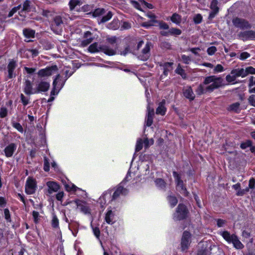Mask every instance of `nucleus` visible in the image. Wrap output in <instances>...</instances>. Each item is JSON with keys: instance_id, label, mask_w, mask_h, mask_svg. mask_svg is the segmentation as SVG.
Instances as JSON below:
<instances>
[{"instance_id": "4be33fe9", "label": "nucleus", "mask_w": 255, "mask_h": 255, "mask_svg": "<svg viewBox=\"0 0 255 255\" xmlns=\"http://www.w3.org/2000/svg\"><path fill=\"white\" fill-rule=\"evenodd\" d=\"M99 48H100L101 51L104 52L105 54L108 56H113L116 54L115 50L111 48L107 45H100L99 46Z\"/></svg>"}, {"instance_id": "052dcab7", "label": "nucleus", "mask_w": 255, "mask_h": 255, "mask_svg": "<svg viewBox=\"0 0 255 255\" xmlns=\"http://www.w3.org/2000/svg\"><path fill=\"white\" fill-rule=\"evenodd\" d=\"M7 115V110L5 107H1L0 109V118H4Z\"/></svg>"}, {"instance_id": "0eeeda50", "label": "nucleus", "mask_w": 255, "mask_h": 255, "mask_svg": "<svg viewBox=\"0 0 255 255\" xmlns=\"http://www.w3.org/2000/svg\"><path fill=\"white\" fill-rule=\"evenodd\" d=\"M58 70V68L57 66L56 65H52L39 70L37 74L39 78L49 77L56 73Z\"/></svg>"}, {"instance_id": "8fccbe9b", "label": "nucleus", "mask_w": 255, "mask_h": 255, "mask_svg": "<svg viewBox=\"0 0 255 255\" xmlns=\"http://www.w3.org/2000/svg\"><path fill=\"white\" fill-rule=\"evenodd\" d=\"M203 20V17L200 13H198L193 17V21L195 24H198L202 22Z\"/></svg>"}, {"instance_id": "72a5a7b5", "label": "nucleus", "mask_w": 255, "mask_h": 255, "mask_svg": "<svg viewBox=\"0 0 255 255\" xmlns=\"http://www.w3.org/2000/svg\"><path fill=\"white\" fill-rule=\"evenodd\" d=\"M106 12L105 9L104 8H96L94 11L89 13L92 14V16L94 17H97L103 15Z\"/></svg>"}, {"instance_id": "864d4df0", "label": "nucleus", "mask_w": 255, "mask_h": 255, "mask_svg": "<svg viewBox=\"0 0 255 255\" xmlns=\"http://www.w3.org/2000/svg\"><path fill=\"white\" fill-rule=\"evenodd\" d=\"M20 101L23 106H26L29 103V99L26 98L23 94L20 96Z\"/></svg>"}, {"instance_id": "20e7f679", "label": "nucleus", "mask_w": 255, "mask_h": 255, "mask_svg": "<svg viewBox=\"0 0 255 255\" xmlns=\"http://www.w3.org/2000/svg\"><path fill=\"white\" fill-rule=\"evenodd\" d=\"M190 214L189 209L183 203H179L173 214V219L175 221H180L187 219Z\"/></svg>"}, {"instance_id": "c756f323", "label": "nucleus", "mask_w": 255, "mask_h": 255, "mask_svg": "<svg viewBox=\"0 0 255 255\" xmlns=\"http://www.w3.org/2000/svg\"><path fill=\"white\" fill-rule=\"evenodd\" d=\"M170 20L173 23L179 25L181 22L182 17L180 14L175 12L170 17Z\"/></svg>"}, {"instance_id": "49530a36", "label": "nucleus", "mask_w": 255, "mask_h": 255, "mask_svg": "<svg viewBox=\"0 0 255 255\" xmlns=\"http://www.w3.org/2000/svg\"><path fill=\"white\" fill-rule=\"evenodd\" d=\"M236 79V78L233 75H231L230 74H228L226 77V80L227 82L232 84H235L239 83L238 81L234 82Z\"/></svg>"}, {"instance_id": "ea45409f", "label": "nucleus", "mask_w": 255, "mask_h": 255, "mask_svg": "<svg viewBox=\"0 0 255 255\" xmlns=\"http://www.w3.org/2000/svg\"><path fill=\"white\" fill-rule=\"evenodd\" d=\"M154 22L158 23L160 29L167 30L169 28L168 24L162 20H155Z\"/></svg>"}, {"instance_id": "79ce46f5", "label": "nucleus", "mask_w": 255, "mask_h": 255, "mask_svg": "<svg viewBox=\"0 0 255 255\" xmlns=\"http://www.w3.org/2000/svg\"><path fill=\"white\" fill-rule=\"evenodd\" d=\"M51 226L53 228L57 229L59 227V220L56 215L54 214L51 221Z\"/></svg>"}, {"instance_id": "a18cd8bd", "label": "nucleus", "mask_w": 255, "mask_h": 255, "mask_svg": "<svg viewBox=\"0 0 255 255\" xmlns=\"http://www.w3.org/2000/svg\"><path fill=\"white\" fill-rule=\"evenodd\" d=\"M245 77H246L249 74H255V68L252 66H249L244 69Z\"/></svg>"}, {"instance_id": "7ed1b4c3", "label": "nucleus", "mask_w": 255, "mask_h": 255, "mask_svg": "<svg viewBox=\"0 0 255 255\" xmlns=\"http://www.w3.org/2000/svg\"><path fill=\"white\" fill-rule=\"evenodd\" d=\"M220 235L228 243L232 244L236 249L241 250L244 248V245L235 234L231 235L229 231H224L221 232Z\"/></svg>"}, {"instance_id": "f704fd0d", "label": "nucleus", "mask_w": 255, "mask_h": 255, "mask_svg": "<svg viewBox=\"0 0 255 255\" xmlns=\"http://www.w3.org/2000/svg\"><path fill=\"white\" fill-rule=\"evenodd\" d=\"M88 51L91 53H95L101 51L100 48H99L97 42H94L91 44L88 48Z\"/></svg>"}, {"instance_id": "13d9d810", "label": "nucleus", "mask_w": 255, "mask_h": 255, "mask_svg": "<svg viewBox=\"0 0 255 255\" xmlns=\"http://www.w3.org/2000/svg\"><path fill=\"white\" fill-rule=\"evenodd\" d=\"M93 38H84V39L81 41V46L82 47L87 46L93 41Z\"/></svg>"}, {"instance_id": "09e8293b", "label": "nucleus", "mask_w": 255, "mask_h": 255, "mask_svg": "<svg viewBox=\"0 0 255 255\" xmlns=\"http://www.w3.org/2000/svg\"><path fill=\"white\" fill-rule=\"evenodd\" d=\"M43 170L46 172H48L50 170V163L46 156L44 157Z\"/></svg>"}, {"instance_id": "bf43d9fd", "label": "nucleus", "mask_w": 255, "mask_h": 255, "mask_svg": "<svg viewBox=\"0 0 255 255\" xmlns=\"http://www.w3.org/2000/svg\"><path fill=\"white\" fill-rule=\"evenodd\" d=\"M181 60L183 63L185 64H189L190 62L191 61V59L190 56L184 54L181 55Z\"/></svg>"}, {"instance_id": "680f3d73", "label": "nucleus", "mask_w": 255, "mask_h": 255, "mask_svg": "<svg viewBox=\"0 0 255 255\" xmlns=\"http://www.w3.org/2000/svg\"><path fill=\"white\" fill-rule=\"evenodd\" d=\"M214 73L222 72L224 71V67L220 64H217L214 68Z\"/></svg>"}, {"instance_id": "2f4dec72", "label": "nucleus", "mask_w": 255, "mask_h": 255, "mask_svg": "<svg viewBox=\"0 0 255 255\" xmlns=\"http://www.w3.org/2000/svg\"><path fill=\"white\" fill-rule=\"evenodd\" d=\"M211 249L210 248L202 246L197 252V255H211Z\"/></svg>"}, {"instance_id": "f03ea898", "label": "nucleus", "mask_w": 255, "mask_h": 255, "mask_svg": "<svg viewBox=\"0 0 255 255\" xmlns=\"http://www.w3.org/2000/svg\"><path fill=\"white\" fill-rule=\"evenodd\" d=\"M223 82L224 79L222 77L211 75L205 78L203 84L207 85L212 83L206 87V90L208 91V93H212L215 89L224 86L225 84Z\"/></svg>"}, {"instance_id": "6e6552de", "label": "nucleus", "mask_w": 255, "mask_h": 255, "mask_svg": "<svg viewBox=\"0 0 255 255\" xmlns=\"http://www.w3.org/2000/svg\"><path fill=\"white\" fill-rule=\"evenodd\" d=\"M63 24L62 17L60 15H56L51 22V29L55 33L59 34L62 31Z\"/></svg>"}, {"instance_id": "6ab92c4d", "label": "nucleus", "mask_w": 255, "mask_h": 255, "mask_svg": "<svg viewBox=\"0 0 255 255\" xmlns=\"http://www.w3.org/2000/svg\"><path fill=\"white\" fill-rule=\"evenodd\" d=\"M182 33V31L177 28L171 27L168 31H161L160 34L163 36H178Z\"/></svg>"}, {"instance_id": "f257e3e1", "label": "nucleus", "mask_w": 255, "mask_h": 255, "mask_svg": "<svg viewBox=\"0 0 255 255\" xmlns=\"http://www.w3.org/2000/svg\"><path fill=\"white\" fill-rule=\"evenodd\" d=\"M128 193V190L121 184H119L116 187L105 191L100 199L101 200L102 203H103L102 199L104 200V204H106L107 201L109 203H111L113 201L117 199L121 195H126Z\"/></svg>"}, {"instance_id": "de8ad7c7", "label": "nucleus", "mask_w": 255, "mask_h": 255, "mask_svg": "<svg viewBox=\"0 0 255 255\" xmlns=\"http://www.w3.org/2000/svg\"><path fill=\"white\" fill-rule=\"evenodd\" d=\"M12 126L16 129L19 132L22 133L23 131V128L22 126L19 123L15 122V121L11 122Z\"/></svg>"}, {"instance_id": "f8f14e48", "label": "nucleus", "mask_w": 255, "mask_h": 255, "mask_svg": "<svg viewBox=\"0 0 255 255\" xmlns=\"http://www.w3.org/2000/svg\"><path fill=\"white\" fill-rule=\"evenodd\" d=\"M191 235L189 231H185L183 233L181 240V248L184 251L189 248L191 243Z\"/></svg>"}, {"instance_id": "a19ab883", "label": "nucleus", "mask_w": 255, "mask_h": 255, "mask_svg": "<svg viewBox=\"0 0 255 255\" xmlns=\"http://www.w3.org/2000/svg\"><path fill=\"white\" fill-rule=\"evenodd\" d=\"M113 15L112 12L109 11L106 15H104L102 17L99 23H105L109 21L112 18Z\"/></svg>"}, {"instance_id": "aec40b11", "label": "nucleus", "mask_w": 255, "mask_h": 255, "mask_svg": "<svg viewBox=\"0 0 255 255\" xmlns=\"http://www.w3.org/2000/svg\"><path fill=\"white\" fill-rule=\"evenodd\" d=\"M183 95L189 101H192L195 98V95L190 86H187L185 89H183Z\"/></svg>"}, {"instance_id": "473e14b6", "label": "nucleus", "mask_w": 255, "mask_h": 255, "mask_svg": "<svg viewBox=\"0 0 255 255\" xmlns=\"http://www.w3.org/2000/svg\"><path fill=\"white\" fill-rule=\"evenodd\" d=\"M203 85V84H200L195 90V92L198 96H201L208 92L206 90V87L205 88Z\"/></svg>"}, {"instance_id": "c9c22d12", "label": "nucleus", "mask_w": 255, "mask_h": 255, "mask_svg": "<svg viewBox=\"0 0 255 255\" xmlns=\"http://www.w3.org/2000/svg\"><path fill=\"white\" fill-rule=\"evenodd\" d=\"M240 104L238 102L233 103L230 105L228 110L230 111H234L236 113H239L240 111Z\"/></svg>"}, {"instance_id": "393cba45", "label": "nucleus", "mask_w": 255, "mask_h": 255, "mask_svg": "<svg viewBox=\"0 0 255 255\" xmlns=\"http://www.w3.org/2000/svg\"><path fill=\"white\" fill-rule=\"evenodd\" d=\"M165 100H163L160 102L158 105V107L156 110V114L161 116H164L166 112V108L165 107Z\"/></svg>"}, {"instance_id": "4d7b16f0", "label": "nucleus", "mask_w": 255, "mask_h": 255, "mask_svg": "<svg viewBox=\"0 0 255 255\" xmlns=\"http://www.w3.org/2000/svg\"><path fill=\"white\" fill-rule=\"evenodd\" d=\"M41 15L45 17H49L52 16L53 12L48 9H43L41 12Z\"/></svg>"}, {"instance_id": "3c124183", "label": "nucleus", "mask_w": 255, "mask_h": 255, "mask_svg": "<svg viewBox=\"0 0 255 255\" xmlns=\"http://www.w3.org/2000/svg\"><path fill=\"white\" fill-rule=\"evenodd\" d=\"M21 7V4H19L16 6L13 7L9 12L7 17L9 18L13 16V15L17 12L18 10H19Z\"/></svg>"}, {"instance_id": "9d476101", "label": "nucleus", "mask_w": 255, "mask_h": 255, "mask_svg": "<svg viewBox=\"0 0 255 255\" xmlns=\"http://www.w3.org/2000/svg\"><path fill=\"white\" fill-rule=\"evenodd\" d=\"M238 38L246 41L255 39V31L253 30H244L240 31L237 35Z\"/></svg>"}, {"instance_id": "1a4fd4ad", "label": "nucleus", "mask_w": 255, "mask_h": 255, "mask_svg": "<svg viewBox=\"0 0 255 255\" xmlns=\"http://www.w3.org/2000/svg\"><path fill=\"white\" fill-rule=\"evenodd\" d=\"M37 188L36 180L30 177H28L25 184V192L28 195L34 194Z\"/></svg>"}, {"instance_id": "58836bf2", "label": "nucleus", "mask_w": 255, "mask_h": 255, "mask_svg": "<svg viewBox=\"0 0 255 255\" xmlns=\"http://www.w3.org/2000/svg\"><path fill=\"white\" fill-rule=\"evenodd\" d=\"M30 11V1L29 0H25L22 4V8L20 12Z\"/></svg>"}, {"instance_id": "4c0bfd02", "label": "nucleus", "mask_w": 255, "mask_h": 255, "mask_svg": "<svg viewBox=\"0 0 255 255\" xmlns=\"http://www.w3.org/2000/svg\"><path fill=\"white\" fill-rule=\"evenodd\" d=\"M80 5V0H70L69 2V6L70 10H74L77 5Z\"/></svg>"}, {"instance_id": "5701e85b", "label": "nucleus", "mask_w": 255, "mask_h": 255, "mask_svg": "<svg viewBox=\"0 0 255 255\" xmlns=\"http://www.w3.org/2000/svg\"><path fill=\"white\" fill-rule=\"evenodd\" d=\"M47 186L48 187V193L52 194L53 192H57L60 189L59 184L54 181H48L46 183Z\"/></svg>"}, {"instance_id": "a211bd4d", "label": "nucleus", "mask_w": 255, "mask_h": 255, "mask_svg": "<svg viewBox=\"0 0 255 255\" xmlns=\"http://www.w3.org/2000/svg\"><path fill=\"white\" fill-rule=\"evenodd\" d=\"M17 145L15 143H10L4 149V155L6 157H11L16 150Z\"/></svg>"}, {"instance_id": "37998d69", "label": "nucleus", "mask_w": 255, "mask_h": 255, "mask_svg": "<svg viewBox=\"0 0 255 255\" xmlns=\"http://www.w3.org/2000/svg\"><path fill=\"white\" fill-rule=\"evenodd\" d=\"M252 144L253 141L251 140L248 139L241 143L240 148L242 149H245L248 147L252 146Z\"/></svg>"}, {"instance_id": "774afa93", "label": "nucleus", "mask_w": 255, "mask_h": 255, "mask_svg": "<svg viewBox=\"0 0 255 255\" xmlns=\"http://www.w3.org/2000/svg\"><path fill=\"white\" fill-rule=\"evenodd\" d=\"M64 196V192L60 191L56 194L55 197H56V199L58 201L62 202V199H63Z\"/></svg>"}, {"instance_id": "e433bc0d", "label": "nucleus", "mask_w": 255, "mask_h": 255, "mask_svg": "<svg viewBox=\"0 0 255 255\" xmlns=\"http://www.w3.org/2000/svg\"><path fill=\"white\" fill-rule=\"evenodd\" d=\"M156 185L162 189H164L166 188V183L164 180L162 178H157L155 181Z\"/></svg>"}, {"instance_id": "2eb2a0df", "label": "nucleus", "mask_w": 255, "mask_h": 255, "mask_svg": "<svg viewBox=\"0 0 255 255\" xmlns=\"http://www.w3.org/2000/svg\"><path fill=\"white\" fill-rule=\"evenodd\" d=\"M218 4L219 2L217 0H212L210 4L211 11L209 13L208 19H212L218 14L220 11Z\"/></svg>"}, {"instance_id": "ddd939ff", "label": "nucleus", "mask_w": 255, "mask_h": 255, "mask_svg": "<svg viewBox=\"0 0 255 255\" xmlns=\"http://www.w3.org/2000/svg\"><path fill=\"white\" fill-rule=\"evenodd\" d=\"M17 66V61L14 59H9L7 66V70L8 72L7 79H10L15 78L16 74L14 73L16 67Z\"/></svg>"}, {"instance_id": "4468645a", "label": "nucleus", "mask_w": 255, "mask_h": 255, "mask_svg": "<svg viewBox=\"0 0 255 255\" xmlns=\"http://www.w3.org/2000/svg\"><path fill=\"white\" fill-rule=\"evenodd\" d=\"M74 204H75L76 208L79 209L83 213L85 214H90V208L87 205V202L86 201L79 199H76L74 200Z\"/></svg>"}, {"instance_id": "0e129e2a", "label": "nucleus", "mask_w": 255, "mask_h": 255, "mask_svg": "<svg viewBox=\"0 0 255 255\" xmlns=\"http://www.w3.org/2000/svg\"><path fill=\"white\" fill-rule=\"evenodd\" d=\"M216 221H217V226L219 228L223 227L224 226V225L227 222V221L226 220L222 219H218L216 220Z\"/></svg>"}, {"instance_id": "69168bd1", "label": "nucleus", "mask_w": 255, "mask_h": 255, "mask_svg": "<svg viewBox=\"0 0 255 255\" xmlns=\"http://www.w3.org/2000/svg\"><path fill=\"white\" fill-rule=\"evenodd\" d=\"M193 194L194 198L196 202L197 205L199 208H201L202 207V205L199 197L196 193H193Z\"/></svg>"}, {"instance_id": "cd10ccee", "label": "nucleus", "mask_w": 255, "mask_h": 255, "mask_svg": "<svg viewBox=\"0 0 255 255\" xmlns=\"http://www.w3.org/2000/svg\"><path fill=\"white\" fill-rule=\"evenodd\" d=\"M175 72L177 74L180 75L183 80H186L187 78L185 71L182 68L180 64H178L176 69L175 70Z\"/></svg>"}, {"instance_id": "dca6fc26", "label": "nucleus", "mask_w": 255, "mask_h": 255, "mask_svg": "<svg viewBox=\"0 0 255 255\" xmlns=\"http://www.w3.org/2000/svg\"><path fill=\"white\" fill-rule=\"evenodd\" d=\"M152 44L151 42L148 41L146 43L145 47L142 50V55L140 56V59L142 61H146L150 57V51Z\"/></svg>"}, {"instance_id": "c85d7f7f", "label": "nucleus", "mask_w": 255, "mask_h": 255, "mask_svg": "<svg viewBox=\"0 0 255 255\" xmlns=\"http://www.w3.org/2000/svg\"><path fill=\"white\" fill-rule=\"evenodd\" d=\"M114 217V214L112 212L111 207L108 208V211L105 215V220L108 224H113V222L112 220V218Z\"/></svg>"}, {"instance_id": "bb28decb", "label": "nucleus", "mask_w": 255, "mask_h": 255, "mask_svg": "<svg viewBox=\"0 0 255 255\" xmlns=\"http://www.w3.org/2000/svg\"><path fill=\"white\" fill-rule=\"evenodd\" d=\"M244 73V69L243 68L233 69L231 71V74L235 76L236 78L239 77H245Z\"/></svg>"}, {"instance_id": "7c9ffc66", "label": "nucleus", "mask_w": 255, "mask_h": 255, "mask_svg": "<svg viewBox=\"0 0 255 255\" xmlns=\"http://www.w3.org/2000/svg\"><path fill=\"white\" fill-rule=\"evenodd\" d=\"M167 199L171 208L174 207L178 203V199L174 195L168 196Z\"/></svg>"}, {"instance_id": "f3484780", "label": "nucleus", "mask_w": 255, "mask_h": 255, "mask_svg": "<svg viewBox=\"0 0 255 255\" xmlns=\"http://www.w3.org/2000/svg\"><path fill=\"white\" fill-rule=\"evenodd\" d=\"M23 34L26 39H24L26 42H32V40L29 39L30 38H34L35 37V30L29 28H25L22 30Z\"/></svg>"}, {"instance_id": "a878e982", "label": "nucleus", "mask_w": 255, "mask_h": 255, "mask_svg": "<svg viewBox=\"0 0 255 255\" xmlns=\"http://www.w3.org/2000/svg\"><path fill=\"white\" fill-rule=\"evenodd\" d=\"M173 65V62H164L162 64H160V66H162L163 68V74L164 76L166 77L168 75L169 72L171 70L172 67Z\"/></svg>"}, {"instance_id": "c03bdc74", "label": "nucleus", "mask_w": 255, "mask_h": 255, "mask_svg": "<svg viewBox=\"0 0 255 255\" xmlns=\"http://www.w3.org/2000/svg\"><path fill=\"white\" fill-rule=\"evenodd\" d=\"M4 212V217L6 220V223H11V215L10 214L9 210L8 208H5L3 210Z\"/></svg>"}, {"instance_id": "338daca9", "label": "nucleus", "mask_w": 255, "mask_h": 255, "mask_svg": "<svg viewBox=\"0 0 255 255\" xmlns=\"http://www.w3.org/2000/svg\"><path fill=\"white\" fill-rule=\"evenodd\" d=\"M249 103L250 105L255 107V95H251L249 99Z\"/></svg>"}, {"instance_id": "5fc2aeb1", "label": "nucleus", "mask_w": 255, "mask_h": 255, "mask_svg": "<svg viewBox=\"0 0 255 255\" xmlns=\"http://www.w3.org/2000/svg\"><path fill=\"white\" fill-rule=\"evenodd\" d=\"M143 147V141L141 138L138 139L137 140L136 146H135V151L138 152L142 149Z\"/></svg>"}, {"instance_id": "6e6d98bb", "label": "nucleus", "mask_w": 255, "mask_h": 255, "mask_svg": "<svg viewBox=\"0 0 255 255\" xmlns=\"http://www.w3.org/2000/svg\"><path fill=\"white\" fill-rule=\"evenodd\" d=\"M217 50V49L216 47L214 46H212L207 48V52L209 55L212 56L215 53Z\"/></svg>"}, {"instance_id": "603ef678", "label": "nucleus", "mask_w": 255, "mask_h": 255, "mask_svg": "<svg viewBox=\"0 0 255 255\" xmlns=\"http://www.w3.org/2000/svg\"><path fill=\"white\" fill-rule=\"evenodd\" d=\"M251 54L248 52H242L239 56H238V58L241 60H245L247 59L250 57Z\"/></svg>"}, {"instance_id": "b1692460", "label": "nucleus", "mask_w": 255, "mask_h": 255, "mask_svg": "<svg viewBox=\"0 0 255 255\" xmlns=\"http://www.w3.org/2000/svg\"><path fill=\"white\" fill-rule=\"evenodd\" d=\"M60 78V75L57 74L55 78L54 79L53 83H52V89L50 92V95L51 96H54L55 95H57L59 91L60 90L59 88H57V85L58 84V80H59V78Z\"/></svg>"}, {"instance_id": "423d86ee", "label": "nucleus", "mask_w": 255, "mask_h": 255, "mask_svg": "<svg viewBox=\"0 0 255 255\" xmlns=\"http://www.w3.org/2000/svg\"><path fill=\"white\" fill-rule=\"evenodd\" d=\"M234 26L241 30L250 29L252 28V24L246 19L235 17L232 19Z\"/></svg>"}, {"instance_id": "e2e57ef3", "label": "nucleus", "mask_w": 255, "mask_h": 255, "mask_svg": "<svg viewBox=\"0 0 255 255\" xmlns=\"http://www.w3.org/2000/svg\"><path fill=\"white\" fill-rule=\"evenodd\" d=\"M39 216V213L37 211H33L32 212V216L33 218L34 222L35 224H37L38 223V217Z\"/></svg>"}, {"instance_id": "412c9836", "label": "nucleus", "mask_w": 255, "mask_h": 255, "mask_svg": "<svg viewBox=\"0 0 255 255\" xmlns=\"http://www.w3.org/2000/svg\"><path fill=\"white\" fill-rule=\"evenodd\" d=\"M23 92L27 95L34 94L32 82L29 80H25L23 83Z\"/></svg>"}, {"instance_id": "9b49d317", "label": "nucleus", "mask_w": 255, "mask_h": 255, "mask_svg": "<svg viewBox=\"0 0 255 255\" xmlns=\"http://www.w3.org/2000/svg\"><path fill=\"white\" fill-rule=\"evenodd\" d=\"M50 87V84L49 82L41 80L36 84L34 93L35 94L46 93L49 90Z\"/></svg>"}, {"instance_id": "39448f33", "label": "nucleus", "mask_w": 255, "mask_h": 255, "mask_svg": "<svg viewBox=\"0 0 255 255\" xmlns=\"http://www.w3.org/2000/svg\"><path fill=\"white\" fill-rule=\"evenodd\" d=\"M172 174L175 180L177 190L184 197H188L189 192L187 191L183 181L181 179L180 174L175 171H173Z\"/></svg>"}]
</instances>
